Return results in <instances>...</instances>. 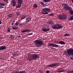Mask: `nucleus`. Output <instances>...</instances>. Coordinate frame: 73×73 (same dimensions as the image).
Here are the masks:
<instances>
[{
    "instance_id": "obj_1",
    "label": "nucleus",
    "mask_w": 73,
    "mask_h": 73,
    "mask_svg": "<svg viewBox=\"0 0 73 73\" xmlns=\"http://www.w3.org/2000/svg\"><path fill=\"white\" fill-rule=\"evenodd\" d=\"M34 42L37 47H40L44 44L43 42L40 40H36L34 41Z\"/></svg>"
},
{
    "instance_id": "obj_2",
    "label": "nucleus",
    "mask_w": 73,
    "mask_h": 73,
    "mask_svg": "<svg viewBox=\"0 0 73 73\" xmlns=\"http://www.w3.org/2000/svg\"><path fill=\"white\" fill-rule=\"evenodd\" d=\"M62 6L63 7V8L66 10L68 11H70V10H72V8L71 7H69V6H68V4H62Z\"/></svg>"
},
{
    "instance_id": "obj_3",
    "label": "nucleus",
    "mask_w": 73,
    "mask_h": 73,
    "mask_svg": "<svg viewBox=\"0 0 73 73\" xmlns=\"http://www.w3.org/2000/svg\"><path fill=\"white\" fill-rule=\"evenodd\" d=\"M43 11H42V12L43 14L44 15L47 14L48 13L47 12H50L51 11V9H48V8H45L42 9Z\"/></svg>"
},
{
    "instance_id": "obj_4",
    "label": "nucleus",
    "mask_w": 73,
    "mask_h": 73,
    "mask_svg": "<svg viewBox=\"0 0 73 73\" xmlns=\"http://www.w3.org/2000/svg\"><path fill=\"white\" fill-rule=\"evenodd\" d=\"M68 16L66 15H62L58 16V19L59 20H66Z\"/></svg>"
},
{
    "instance_id": "obj_5",
    "label": "nucleus",
    "mask_w": 73,
    "mask_h": 73,
    "mask_svg": "<svg viewBox=\"0 0 73 73\" xmlns=\"http://www.w3.org/2000/svg\"><path fill=\"white\" fill-rule=\"evenodd\" d=\"M52 27V28H56L58 29L62 28V26L60 24H56L53 25Z\"/></svg>"
},
{
    "instance_id": "obj_6",
    "label": "nucleus",
    "mask_w": 73,
    "mask_h": 73,
    "mask_svg": "<svg viewBox=\"0 0 73 73\" xmlns=\"http://www.w3.org/2000/svg\"><path fill=\"white\" fill-rule=\"evenodd\" d=\"M67 52L68 56H72L73 55V48H70L67 50Z\"/></svg>"
},
{
    "instance_id": "obj_7",
    "label": "nucleus",
    "mask_w": 73,
    "mask_h": 73,
    "mask_svg": "<svg viewBox=\"0 0 73 73\" xmlns=\"http://www.w3.org/2000/svg\"><path fill=\"white\" fill-rule=\"evenodd\" d=\"M58 63H52L50 65H48V67H51L52 68V67H54V66H58Z\"/></svg>"
},
{
    "instance_id": "obj_8",
    "label": "nucleus",
    "mask_w": 73,
    "mask_h": 73,
    "mask_svg": "<svg viewBox=\"0 0 73 73\" xmlns=\"http://www.w3.org/2000/svg\"><path fill=\"white\" fill-rule=\"evenodd\" d=\"M32 57L33 60H36L39 58V56L37 54H35L32 56Z\"/></svg>"
},
{
    "instance_id": "obj_9",
    "label": "nucleus",
    "mask_w": 73,
    "mask_h": 73,
    "mask_svg": "<svg viewBox=\"0 0 73 73\" xmlns=\"http://www.w3.org/2000/svg\"><path fill=\"white\" fill-rule=\"evenodd\" d=\"M6 5L4 3H0V9H3V8H5Z\"/></svg>"
},
{
    "instance_id": "obj_10",
    "label": "nucleus",
    "mask_w": 73,
    "mask_h": 73,
    "mask_svg": "<svg viewBox=\"0 0 73 73\" xmlns=\"http://www.w3.org/2000/svg\"><path fill=\"white\" fill-rule=\"evenodd\" d=\"M49 46H53V47H56V48H58V47H59L58 45L51 43L49 44Z\"/></svg>"
},
{
    "instance_id": "obj_11",
    "label": "nucleus",
    "mask_w": 73,
    "mask_h": 73,
    "mask_svg": "<svg viewBox=\"0 0 73 73\" xmlns=\"http://www.w3.org/2000/svg\"><path fill=\"white\" fill-rule=\"evenodd\" d=\"M6 49H7V47L4 45L0 46V50H5Z\"/></svg>"
},
{
    "instance_id": "obj_12",
    "label": "nucleus",
    "mask_w": 73,
    "mask_h": 73,
    "mask_svg": "<svg viewBox=\"0 0 73 73\" xmlns=\"http://www.w3.org/2000/svg\"><path fill=\"white\" fill-rule=\"evenodd\" d=\"M42 31L43 32H48V31H50V29H49V28L46 29H43L42 28Z\"/></svg>"
},
{
    "instance_id": "obj_13",
    "label": "nucleus",
    "mask_w": 73,
    "mask_h": 73,
    "mask_svg": "<svg viewBox=\"0 0 73 73\" xmlns=\"http://www.w3.org/2000/svg\"><path fill=\"white\" fill-rule=\"evenodd\" d=\"M11 3L13 4V6H16V2L15 0H13L11 1Z\"/></svg>"
},
{
    "instance_id": "obj_14",
    "label": "nucleus",
    "mask_w": 73,
    "mask_h": 73,
    "mask_svg": "<svg viewBox=\"0 0 73 73\" xmlns=\"http://www.w3.org/2000/svg\"><path fill=\"white\" fill-rule=\"evenodd\" d=\"M31 20V18L30 17H27L26 18V23H28V22H29Z\"/></svg>"
},
{
    "instance_id": "obj_15",
    "label": "nucleus",
    "mask_w": 73,
    "mask_h": 73,
    "mask_svg": "<svg viewBox=\"0 0 73 73\" xmlns=\"http://www.w3.org/2000/svg\"><path fill=\"white\" fill-rule=\"evenodd\" d=\"M31 31V30H23L21 31V33H24L25 32H30Z\"/></svg>"
},
{
    "instance_id": "obj_16",
    "label": "nucleus",
    "mask_w": 73,
    "mask_h": 73,
    "mask_svg": "<svg viewBox=\"0 0 73 73\" xmlns=\"http://www.w3.org/2000/svg\"><path fill=\"white\" fill-rule=\"evenodd\" d=\"M48 24H50V25H52L53 24V22L52 21H49L48 23Z\"/></svg>"
},
{
    "instance_id": "obj_17",
    "label": "nucleus",
    "mask_w": 73,
    "mask_h": 73,
    "mask_svg": "<svg viewBox=\"0 0 73 73\" xmlns=\"http://www.w3.org/2000/svg\"><path fill=\"white\" fill-rule=\"evenodd\" d=\"M59 44H62L64 45L65 44V43L64 42L62 41L59 42Z\"/></svg>"
},
{
    "instance_id": "obj_18",
    "label": "nucleus",
    "mask_w": 73,
    "mask_h": 73,
    "mask_svg": "<svg viewBox=\"0 0 73 73\" xmlns=\"http://www.w3.org/2000/svg\"><path fill=\"white\" fill-rule=\"evenodd\" d=\"M23 0H18V3L19 4H22Z\"/></svg>"
},
{
    "instance_id": "obj_19",
    "label": "nucleus",
    "mask_w": 73,
    "mask_h": 73,
    "mask_svg": "<svg viewBox=\"0 0 73 73\" xmlns=\"http://www.w3.org/2000/svg\"><path fill=\"white\" fill-rule=\"evenodd\" d=\"M21 3H18V4L17 5V8H20L21 7Z\"/></svg>"
},
{
    "instance_id": "obj_20",
    "label": "nucleus",
    "mask_w": 73,
    "mask_h": 73,
    "mask_svg": "<svg viewBox=\"0 0 73 73\" xmlns=\"http://www.w3.org/2000/svg\"><path fill=\"white\" fill-rule=\"evenodd\" d=\"M69 20L70 21L73 20V15H72L70 17V18L69 19Z\"/></svg>"
},
{
    "instance_id": "obj_21",
    "label": "nucleus",
    "mask_w": 73,
    "mask_h": 73,
    "mask_svg": "<svg viewBox=\"0 0 73 73\" xmlns=\"http://www.w3.org/2000/svg\"><path fill=\"white\" fill-rule=\"evenodd\" d=\"M28 60L29 61H32V60H33V58H32L31 57H29L28 58Z\"/></svg>"
},
{
    "instance_id": "obj_22",
    "label": "nucleus",
    "mask_w": 73,
    "mask_h": 73,
    "mask_svg": "<svg viewBox=\"0 0 73 73\" xmlns=\"http://www.w3.org/2000/svg\"><path fill=\"white\" fill-rule=\"evenodd\" d=\"M8 17H13V14H11L8 15Z\"/></svg>"
},
{
    "instance_id": "obj_23",
    "label": "nucleus",
    "mask_w": 73,
    "mask_h": 73,
    "mask_svg": "<svg viewBox=\"0 0 73 73\" xmlns=\"http://www.w3.org/2000/svg\"><path fill=\"white\" fill-rule=\"evenodd\" d=\"M38 6L37 4H34L33 5V7L35 8H37Z\"/></svg>"
},
{
    "instance_id": "obj_24",
    "label": "nucleus",
    "mask_w": 73,
    "mask_h": 73,
    "mask_svg": "<svg viewBox=\"0 0 73 73\" xmlns=\"http://www.w3.org/2000/svg\"><path fill=\"white\" fill-rule=\"evenodd\" d=\"M69 12L70 13L71 15H73V11L72 10H69Z\"/></svg>"
},
{
    "instance_id": "obj_25",
    "label": "nucleus",
    "mask_w": 73,
    "mask_h": 73,
    "mask_svg": "<svg viewBox=\"0 0 73 73\" xmlns=\"http://www.w3.org/2000/svg\"><path fill=\"white\" fill-rule=\"evenodd\" d=\"M43 1L44 2V3H46L47 2H48V1H50V0H43Z\"/></svg>"
},
{
    "instance_id": "obj_26",
    "label": "nucleus",
    "mask_w": 73,
    "mask_h": 73,
    "mask_svg": "<svg viewBox=\"0 0 73 73\" xmlns=\"http://www.w3.org/2000/svg\"><path fill=\"white\" fill-rule=\"evenodd\" d=\"M18 73H26V72L25 71H20Z\"/></svg>"
},
{
    "instance_id": "obj_27",
    "label": "nucleus",
    "mask_w": 73,
    "mask_h": 73,
    "mask_svg": "<svg viewBox=\"0 0 73 73\" xmlns=\"http://www.w3.org/2000/svg\"><path fill=\"white\" fill-rule=\"evenodd\" d=\"M12 28L13 29H14V30H16V29H18V27H12Z\"/></svg>"
},
{
    "instance_id": "obj_28",
    "label": "nucleus",
    "mask_w": 73,
    "mask_h": 73,
    "mask_svg": "<svg viewBox=\"0 0 73 73\" xmlns=\"http://www.w3.org/2000/svg\"><path fill=\"white\" fill-rule=\"evenodd\" d=\"M19 22H17L16 23H15L14 25L15 26H17L19 25Z\"/></svg>"
},
{
    "instance_id": "obj_29",
    "label": "nucleus",
    "mask_w": 73,
    "mask_h": 73,
    "mask_svg": "<svg viewBox=\"0 0 73 73\" xmlns=\"http://www.w3.org/2000/svg\"><path fill=\"white\" fill-rule=\"evenodd\" d=\"M70 35H69L68 34H66L64 35V37H66V36H70Z\"/></svg>"
},
{
    "instance_id": "obj_30",
    "label": "nucleus",
    "mask_w": 73,
    "mask_h": 73,
    "mask_svg": "<svg viewBox=\"0 0 73 73\" xmlns=\"http://www.w3.org/2000/svg\"><path fill=\"white\" fill-rule=\"evenodd\" d=\"M14 37H15V36L13 35H11L10 36L11 38H14Z\"/></svg>"
},
{
    "instance_id": "obj_31",
    "label": "nucleus",
    "mask_w": 73,
    "mask_h": 73,
    "mask_svg": "<svg viewBox=\"0 0 73 73\" xmlns=\"http://www.w3.org/2000/svg\"><path fill=\"white\" fill-rule=\"evenodd\" d=\"M16 13H17V15L18 16V15H19L20 14V12L17 11V12Z\"/></svg>"
},
{
    "instance_id": "obj_32",
    "label": "nucleus",
    "mask_w": 73,
    "mask_h": 73,
    "mask_svg": "<svg viewBox=\"0 0 73 73\" xmlns=\"http://www.w3.org/2000/svg\"><path fill=\"white\" fill-rule=\"evenodd\" d=\"M25 17H26L25 16H24L23 17L22 16L21 17V20H23V19H25Z\"/></svg>"
},
{
    "instance_id": "obj_33",
    "label": "nucleus",
    "mask_w": 73,
    "mask_h": 73,
    "mask_svg": "<svg viewBox=\"0 0 73 73\" xmlns=\"http://www.w3.org/2000/svg\"><path fill=\"white\" fill-rule=\"evenodd\" d=\"M15 23V21H13L12 23H11V24L12 25H13V24H14Z\"/></svg>"
},
{
    "instance_id": "obj_34",
    "label": "nucleus",
    "mask_w": 73,
    "mask_h": 73,
    "mask_svg": "<svg viewBox=\"0 0 73 73\" xmlns=\"http://www.w3.org/2000/svg\"><path fill=\"white\" fill-rule=\"evenodd\" d=\"M48 16H53V14L51 13L48 15Z\"/></svg>"
},
{
    "instance_id": "obj_35",
    "label": "nucleus",
    "mask_w": 73,
    "mask_h": 73,
    "mask_svg": "<svg viewBox=\"0 0 73 73\" xmlns=\"http://www.w3.org/2000/svg\"><path fill=\"white\" fill-rule=\"evenodd\" d=\"M32 34H33V33H29L28 35H27V36H30V35H32Z\"/></svg>"
},
{
    "instance_id": "obj_36",
    "label": "nucleus",
    "mask_w": 73,
    "mask_h": 73,
    "mask_svg": "<svg viewBox=\"0 0 73 73\" xmlns=\"http://www.w3.org/2000/svg\"><path fill=\"white\" fill-rule=\"evenodd\" d=\"M64 72V71L61 70V71H58V73H61V72Z\"/></svg>"
},
{
    "instance_id": "obj_37",
    "label": "nucleus",
    "mask_w": 73,
    "mask_h": 73,
    "mask_svg": "<svg viewBox=\"0 0 73 73\" xmlns=\"http://www.w3.org/2000/svg\"><path fill=\"white\" fill-rule=\"evenodd\" d=\"M40 4H42V5H43V6H44V3H43V2H40Z\"/></svg>"
},
{
    "instance_id": "obj_38",
    "label": "nucleus",
    "mask_w": 73,
    "mask_h": 73,
    "mask_svg": "<svg viewBox=\"0 0 73 73\" xmlns=\"http://www.w3.org/2000/svg\"><path fill=\"white\" fill-rule=\"evenodd\" d=\"M7 31L8 32H10V29H9V28H8L7 30Z\"/></svg>"
},
{
    "instance_id": "obj_39",
    "label": "nucleus",
    "mask_w": 73,
    "mask_h": 73,
    "mask_svg": "<svg viewBox=\"0 0 73 73\" xmlns=\"http://www.w3.org/2000/svg\"><path fill=\"white\" fill-rule=\"evenodd\" d=\"M67 72L68 73H71V71L70 70L68 71Z\"/></svg>"
},
{
    "instance_id": "obj_40",
    "label": "nucleus",
    "mask_w": 73,
    "mask_h": 73,
    "mask_svg": "<svg viewBox=\"0 0 73 73\" xmlns=\"http://www.w3.org/2000/svg\"><path fill=\"white\" fill-rule=\"evenodd\" d=\"M2 24V22H1V21L0 20V25H1Z\"/></svg>"
},
{
    "instance_id": "obj_41",
    "label": "nucleus",
    "mask_w": 73,
    "mask_h": 73,
    "mask_svg": "<svg viewBox=\"0 0 73 73\" xmlns=\"http://www.w3.org/2000/svg\"><path fill=\"white\" fill-rule=\"evenodd\" d=\"M46 73H49V71H46Z\"/></svg>"
},
{
    "instance_id": "obj_42",
    "label": "nucleus",
    "mask_w": 73,
    "mask_h": 73,
    "mask_svg": "<svg viewBox=\"0 0 73 73\" xmlns=\"http://www.w3.org/2000/svg\"><path fill=\"white\" fill-rule=\"evenodd\" d=\"M4 1H7L8 0H3Z\"/></svg>"
},
{
    "instance_id": "obj_43",
    "label": "nucleus",
    "mask_w": 73,
    "mask_h": 73,
    "mask_svg": "<svg viewBox=\"0 0 73 73\" xmlns=\"http://www.w3.org/2000/svg\"><path fill=\"white\" fill-rule=\"evenodd\" d=\"M70 58L71 60H73V58Z\"/></svg>"
},
{
    "instance_id": "obj_44",
    "label": "nucleus",
    "mask_w": 73,
    "mask_h": 73,
    "mask_svg": "<svg viewBox=\"0 0 73 73\" xmlns=\"http://www.w3.org/2000/svg\"><path fill=\"white\" fill-rule=\"evenodd\" d=\"M71 71V73H73V70H72V71Z\"/></svg>"
},
{
    "instance_id": "obj_45",
    "label": "nucleus",
    "mask_w": 73,
    "mask_h": 73,
    "mask_svg": "<svg viewBox=\"0 0 73 73\" xmlns=\"http://www.w3.org/2000/svg\"><path fill=\"white\" fill-rule=\"evenodd\" d=\"M20 25H21V27H22V26H23V25H22V24H20Z\"/></svg>"
},
{
    "instance_id": "obj_46",
    "label": "nucleus",
    "mask_w": 73,
    "mask_h": 73,
    "mask_svg": "<svg viewBox=\"0 0 73 73\" xmlns=\"http://www.w3.org/2000/svg\"><path fill=\"white\" fill-rule=\"evenodd\" d=\"M51 49H55L53 48H52V47H51Z\"/></svg>"
},
{
    "instance_id": "obj_47",
    "label": "nucleus",
    "mask_w": 73,
    "mask_h": 73,
    "mask_svg": "<svg viewBox=\"0 0 73 73\" xmlns=\"http://www.w3.org/2000/svg\"><path fill=\"white\" fill-rule=\"evenodd\" d=\"M18 37H21V36H18Z\"/></svg>"
},
{
    "instance_id": "obj_48",
    "label": "nucleus",
    "mask_w": 73,
    "mask_h": 73,
    "mask_svg": "<svg viewBox=\"0 0 73 73\" xmlns=\"http://www.w3.org/2000/svg\"><path fill=\"white\" fill-rule=\"evenodd\" d=\"M72 3H73V0H71Z\"/></svg>"
},
{
    "instance_id": "obj_49",
    "label": "nucleus",
    "mask_w": 73,
    "mask_h": 73,
    "mask_svg": "<svg viewBox=\"0 0 73 73\" xmlns=\"http://www.w3.org/2000/svg\"><path fill=\"white\" fill-rule=\"evenodd\" d=\"M0 39H3V38H0Z\"/></svg>"
},
{
    "instance_id": "obj_50",
    "label": "nucleus",
    "mask_w": 73,
    "mask_h": 73,
    "mask_svg": "<svg viewBox=\"0 0 73 73\" xmlns=\"http://www.w3.org/2000/svg\"><path fill=\"white\" fill-rule=\"evenodd\" d=\"M5 8L4 9L5 10Z\"/></svg>"
},
{
    "instance_id": "obj_51",
    "label": "nucleus",
    "mask_w": 73,
    "mask_h": 73,
    "mask_svg": "<svg viewBox=\"0 0 73 73\" xmlns=\"http://www.w3.org/2000/svg\"><path fill=\"white\" fill-rule=\"evenodd\" d=\"M1 58H0V60H1Z\"/></svg>"
}]
</instances>
